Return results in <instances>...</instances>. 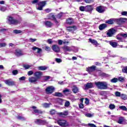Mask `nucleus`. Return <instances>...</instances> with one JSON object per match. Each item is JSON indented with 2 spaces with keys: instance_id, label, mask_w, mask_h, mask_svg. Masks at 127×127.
Returning <instances> with one entry per match:
<instances>
[{
  "instance_id": "1",
  "label": "nucleus",
  "mask_w": 127,
  "mask_h": 127,
  "mask_svg": "<svg viewBox=\"0 0 127 127\" xmlns=\"http://www.w3.org/2000/svg\"><path fill=\"white\" fill-rule=\"evenodd\" d=\"M96 86L100 90H106L108 89V83L106 81H98L95 82Z\"/></svg>"
},
{
  "instance_id": "2",
  "label": "nucleus",
  "mask_w": 127,
  "mask_h": 127,
  "mask_svg": "<svg viewBox=\"0 0 127 127\" xmlns=\"http://www.w3.org/2000/svg\"><path fill=\"white\" fill-rule=\"evenodd\" d=\"M116 38L121 42H125V41L123 38H124L125 39H126V38H127V33H120L119 34L117 35Z\"/></svg>"
},
{
  "instance_id": "3",
  "label": "nucleus",
  "mask_w": 127,
  "mask_h": 127,
  "mask_svg": "<svg viewBox=\"0 0 127 127\" xmlns=\"http://www.w3.org/2000/svg\"><path fill=\"white\" fill-rule=\"evenodd\" d=\"M7 20L8 21L9 24H17V23H19L18 20L13 19V17L11 16H9L7 17Z\"/></svg>"
},
{
  "instance_id": "4",
  "label": "nucleus",
  "mask_w": 127,
  "mask_h": 127,
  "mask_svg": "<svg viewBox=\"0 0 127 127\" xmlns=\"http://www.w3.org/2000/svg\"><path fill=\"white\" fill-rule=\"evenodd\" d=\"M117 32V30L114 28H111L107 31L106 35L108 37H112L115 35V34Z\"/></svg>"
},
{
  "instance_id": "5",
  "label": "nucleus",
  "mask_w": 127,
  "mask_h": 127,
  "mask_svg": "<svg viewBox=\"0 0 127 127\" xmlns=\"http://www.w3.org/2000/svg\"><path fill=\"white\" fill-rule=\"evenodd\" d=\"M58 124L59 125V126L63 127H68V126H69L68 122L64 120H58Z\"/></svg>"
},
{
  "instance_id": "6",
  "label": "nucleus",
  "mask_w": 127,
  "mask_h": 127,
  "mask_svg": "<svg viewBox=\"0 0 127 127\" xmlns=\"http://www.w3.org/2000/svg\"><path fill=\"white\" fill-rule=\"evenodd\" d=\"M45 4H46V1H42L39 2L38 3V7L37 8V9H38V10H42V9H43L44 6H45Z\"/></svg>"
},
{
  "instance_id": "7",
  "label": "nucleus",
  "mask_w": 127,
  "mask_h": 127,
  "mask_svg": "<svg viewBox=\"0 0 127 127\" xmlns=\"http://www.w3.org/2000/svg\"><path fill=\"white\" fill-rule=\"evenodd\" d=\"M35 124L39 125V126H42L46 125L47 122L45 120H42L41 119H36L35 121Z\"/></svg>"
},
{
  "instance_id": "8",
  "label": "nucleus",
  "mask_w": 127,
  "mask_h": 127,
  "mask_svg": "<svg viewBox=\"0 0 127 127\" xmlns=\"http://www.w3.org/2000/svg\"><path fill=\"white\" fill-rule=\"evenodd\" d=\"M32 49L35 52V53H37V54H41V53H42V49L36 46L33 47Z\"/></svg>"
},
{
  "instance_id": "9",
  "label": "nucleus",
  "mask_w": 127,
  "mask_h": 127,
  "mask_svg": "<svg viewBox=\"0 0 127 127\" xmlns=\"http://www.w3.org/2000/svg\"><path fill=\"white\" fill-rule=\"evenodd\" d=\"M4 83L6 85H7V86H14V85H15V82L10 79L4 80Z\"/></svg>"
},
{
  "instance_id": "10",
  "label": "nucleus",
  "mask_w": 127,
  "mask_h": 127,
  "mask_svg": "<svg viewBox=\"0 0 127 127\" xmlns=\"http://www.w3.org/2000/svg\"><path fill=\"white\" fill-rule=\"evenodd\" d=\"M96 10H97L99 13H103V12L105 11V7L102 6H99L96 7Z\"/></svg>"
},
{
  "instance_id": "11",
  "label": "nucleus",
  "mask_w": 127,
  "mask_h": 127,
  "mask_svg": "<svg viewBox=\"0 0 127 127\" xmlns=\"http://www.w3.org/2000/svg\"><path fill=\"white\" fill-rule=\"evenodd\" d=\"M67 30L69 32H73V31H75L76 29H77V27L76 26H72L70 27H67L66 28Z\"/></svg>"
},
{
  "instance_id": "12",
  "label": "nucleus",
  "mask_w": 127,
  "mask_h": 127,
  "mask_svg": "<svg viewBox=\"0 0 127 127\" xmlns=\"http://www.w3.org/2000/svg\"><path fill=\"white\" fill-rule=\"evenodd\" d=\"M93 10V5H87L85 6V11L86 12H90Z\"/></svg>"
},
{
  "instance_id": "13",
  "label": "nucleus",
  "mask_w": 127,
  "mask_h": 127,
  "mask_svg": "<svg viewBox=\"0 0 127 127\" xmlns=\"http://www.w3.org/2000/svg\"><path fill=\"white\" fill-rule=\"evenodd\" d=\"M85 90H88V89H91L93 88V85L92 82L87 83L86 84L84 85Z\"/></svg>"
},
{
  "instance_id": "14",
  "label": "nucleus",
  "mask_w": 127,
  "mask_h": 127,
  "mask_svg": "<svg viewBox=\"0 0 127 127\" xmlns=\"http://www.w3.org/2000/svg\"><path fill=\"white\" fill-rule=\"evenodd\" d=\"M95 70H96V66L95 65H92L87 68V71H88L90 73H92L93 71H95Z\"/></svg>"
},
{
  "instance_id": "15",
  "label": "nucleus",
  "mask_w": 127,
  "mask_h": 127,
  "mask_svg": "<svg viewBox=\"0 0 127 127\" xmlns=\"http://www.w3.org/2000/svg\"><path fill=\"white\" fill-rule=\"evenodd\" d=\"M49 19L54 20L55 22H58V21H57V20L56 19V17H55V16L54 15V14H53V13H50L49 14Z\"/></svg>"
},
{
  "instance_id": "16",
  "label": "nucleus",
  "mask_w": 127,
  "mask_h": 127,
  "mask_svg": "<svg viewBox=\"0 0 127 127\" xmlns=\"http://www.w3.org/2000/svg\"><path fill=\"white\" fill-rule=\"evenodd\" d=\"M106 42H109V43L112 46V47H114V48H116L117 46H118V43L116 42H112V41H105Z\"/></svg>"
},
{
  "instance_id": "17",
  "label": "nucleus",
  "mask_w": 127,
  "mask_h": 127,
  "mask_svg": "<svg viewBox=\"0 0 127 127\" xmlns=\"http://www.w3.org/2000/svg\"><path fill=\"white\" fill-rule=\"evenodd\" d=\"M29 83H35L37 82V78L35 77H30L29 78Z\"/></svg>"
},
{
  "instance_id": "18",
  "label": "nucleus",
  "mask_w": 127,
  "mask_h": 127,
  "mask_svg": "<svg viewBox=\"0 0 127 127\" xmlns=\"http://www.w3.org/2000/svg\"><path fill=\"white\" fill-rule=\"evenodd\" d=\"M53 50L55 51V52L58 53L60 51V48L57 45H55L53 46Z\"/></svg>"
},
{
  "instance_id": "19",
  "label": "nucleus",
  "mask_w": 127,
  "mask_h": 127,
  "mask_svg": "<svg viewBox=\"0 0 127 127\" xmlns=\"http://www.w3.org/2000/svg\"><path fill=\"white\" fill-rule=\"evenodd\" d=\"M54 91H55V88L53 86H48V94H52Z\"/></svg>"
},
{
  "instance_id": "20",
  "label": "nucleus",
  "mask_w": 127,
  "mask_h": 127,
  "mask_svg": "<svg viewBox=\"0 0 127 127\" xmlns=\"http://www.w3.org/2000/svg\"><path fill=\"white\" fill-rule=\"evenodd\" d=\"M34 75L35 77H36V78H40L41 76H42V72L41 71H37L34 73Z\"/></svg>"
},
{
  "instance_id": "21",
  "label": "nucleus",
  "mask_w": 127,
  "mask_h": 127,
  "mask_svg": "<svg viewBox=\"0 0 127 127\" xmlns=\"http://www.w3.org/2000/svg\"><path fill=\"white\" fill-rule=\"evenodd\" d=\"M125 118L123 117L119 118L118 121V124H120V125H124V124H125Z\"/></svg>"
},
{
  "instance_id": "22",
  "label": "nucleus",
  "mask_w": 127,
  "mask_h": 127,
  "mask_svg": "<svg viewBox=\"0 0 127 127\" xmlns=\"http://www.w3.org/2000/svg\"><path fill=\"white\" fill-rule=\"evenodd\" d=\"M116 21V19L111 18L106 21V23L108 24H114V22Z\"/></svg>"
},
{
  "instance_id": "23",
  "label": "nucleus",
  "mask_w": 127,
  "mask_h": 127,
  "mask_svg": "<svg viewBox=\"0 0 127 127\" xmlns=\"http://www.w3.org/2000/svg\"><path fill=\"white\" fill-rule=\"evenodd\" d=\"M15 55H16V56H18V57L22 56V55H23L22 52H21V51L20 50H16L15 52Z\"/></svg>"
},
{
  "instance_id": "24",
  "label": "nucleus",
  "mask_w": 127,
  "mask_h": 127,
  "mask_svg": "<svg viewBox=\"0 0 127 127\" xmlns=\"http://www.w3.org/2000/svg\"><path fill=\"white\" fill-rule=\"evenodd\" d=\"M32 109H34L33 112L34 113H36L37 114H42V111L41 110H38V109H37V107L36 106H33Z\"/></svg>"
},
{
  "instance_id": "25",
  "label": "nucleus",
  "mask_w": 127,
  "mask_h": 127,
  "mask_svg": "<svg viewBox=\"0 0 127 127\" xmlns=\"http://www.w3.org/2000/svg\"><path fill=\"white\" fill-rule=\"evenodd\" d=\"M66 23L67 24H72L74 23V20L72 18H69L66 20Z\"/></svg>"
},
{
  "instance_id": "26",
  "label": "nucleus",
  "mask_w": 127,
  "mask_h": 127,
  "mask_svg": "<svg viewBox=\"0 0 127 127\" xmlns=\"http://www.w3.org/2000/svg\"><path fill=\"white\" fill-rule=\"evenodd\" d=\"M59 115L60 116V117L64 118L66 117V116H68V112L65 111L64 112L60 113Z\"/></svg>"
},
{
  "instance_id": "27",
  "label": "nucleus",
  "mask_w": 127,
  "mask_h": 127,
  "mask_svg": "<svg viewBox=\"0 0 127 127\" xmlns=\"http://www.w3.org/2000/svg\"><path fill=\"white\" fill-rule=\"evenodd\" d=\"M107 27V25L106 24H102L99 26L100 30H103Z\"/></svg>"
},
{
  "instance_id": "28",
  "label": "nucleus",
  "mask_w": 127,
  "mask_h": 127,
  "mask_svg": "<svg viewBox=\"0 0 127 127\" xmlns=\"http://www.w3.org/2000/svg\"><path fill=\"white\" fill-rule=\"evenodd\" d=\"M62 48L65 52H67V51L69 52V51H71V48H70V47H68L67 46H64Z\"/></svg>"
},
{
  "instance_id": "29",
  "label": "nucleus",
  "mask_w": 127,
  "mask_h": 127,
  "mask_svg": "<svg viewBox=\"0 0 127 127\" xmlns=\"http://www.w3.org/2000/svg\"><path fill=\"white\" fill-rule=\"evenodd\" d=\"M72 91L74 94H76L79 92V89L76 86H73L72 88Z\"/></svg>"
},
{
  "instance_id": "30",
  "label": "nucleus",
  "mask_w": 127,
  "mask_h": 127,
  "mask_svg": "<svg viewBox=\"0 0 127 127\" xmlns=\"http://www.w3.org/2000/svg\"><path fill=\"white\" fill-rule=\"evenodd\" d=\"M89 41L92 43L94 44V45H97L98 44V42L96 41V40H92V39H89Z\"/></svg>"
},
{
  "instance_id": "31",
  "label": "nucleus",
  "mask_w": 127,
  "mask_h": 127,
  "mask_svg": "<svg viewBox=\"0 0 127 127\" xmlns=\"http://www.w3.org/2000/svg\"><path fill=\"white\" fill-rule=\"evenodd\" d=\"M53 95L55 96V97H62L63 94L60 92H56L53 94Z\"/></svg>"
},
{
  "instance_id": "32",
  "label": "nucleus",
  "mask_w": 127,
  "mask_h": 127,
  "mask_svg": "<svg viewBox=\"0 0 127 127\" xmlns=\"http://www.w3.org/2000/svg\"><path fill=\"white\" fill-rule=\"evenodd\" d=\"M38 70H40L41 71H44V70H46L47 69V67L44 66H38Z\"/></svg>"
},
{
  "instance_id": "33",
  "label": "nucleus",
  "mask_w": 127,
  "mask_h": 127,
  "mask_svg": "<svg viewBox=\"0 0 127 127\" xmlns=\"http://www.w3.org/2000/svg\"><path fill=\"white\" fill-rule=\"evenodd\" d=\"M120 97L122 100H127V96L125 94H122Z\"/></svg>"
},
{
  "instance_id": "34",
  "label": "nucleus",
  "mask_w": 127,
  "mask_h": 127,
  "mask_svg": "<svg viewBox=\"0 0 127 127\" xmlns=\"http://www.w3.org/2000/svg\"><path fill=\"white\" fill-rule=\"evenodd\" d=\"M119 81V79L117 78H114L112 79H111V83H117Z\"/></svg>"
},
{
  "instance_id": "35",
  "label": "nucleus",
  "mask_w": 127,
  "mask_h": 127,
  "mask_svg": "<svg viewBox=\"0 0 127 127\" xmlns=\"http://www.w3.org/2000/svg\"><path fill=\"white\" fill-rule=\"evenodd\" d=\"M63 15V13L61 12L59 14L57 15V18H58V19H60V18H61V17H62Z\"/></svg>"
},
{
  "instance_id": "36",
  "label": "nucleus",
  "mask_w": 127,
  "mask_h": 127,
  "mask_svg": "<svg viewBox=\"0 0 127 127\" xmlns=\"http://www.w3.org/2000/svg\"><path fill=\"white\" fill-rule=\"evenodd\" d=\"M63 93L66 95L67 93H70V89L65 88L64 90H63Z\"/></svg>"
},
{
  "instance_id": "37",
  "label": "nucleus",
  "mask_w": 127,
  "mask_h": 127,
  "mask_svg": "<svg viewBox=\"0 0 127 127\" xmlns=\"http://www.w3.org/2000/svg\"><path fill=\"white\" fill-rule=\"evenodd\" d=\"M13 33H15L16 34H18L19 33H22V31H21L20 30H14Z\"/></svg>"
},
{
  "instance_id": "38",
  "label": "nucleus",
  "mask_w": 127,
  "mask_h": 127,
  "mask_svg": "<svg viewBox=\"0 0 127 127\" xmlns=\"http://www.w3.org/2000/svg\"><path fill=\"white\" fill-rule=\"evenodd\" d=\"M119 109L122 110V111H127V108L126 106H122L119 107Z\"/></svg>"
},
{
  "instance_id": "39",
  "label": "nucleus",
  "mask_w": 127,
  "mask_h": 127,
  "mask_svg": "<svg viewBox=\"0 0 127 127\" xmlns=\"http://www.w3.org/2000/svg\"><path fill=\"white\" fill-rule=\"evenodd\" d=\"M109 108L110 110H114V109H116V106L114 104H110L109 105Z\"/></svg>"
},
{
  "instance_id": "40",
  "label": "nucleus",
  "mask_w": 127,
  "mask_h": 127,
  "mask_svg": "<svg viewBox=\"0 0 127 127\" xmlns=\"http://www.w3.org/2000/svg\"><path fill=\"white\" fill-rule=\"evenodd\" d=\"M79 10L80 11H85V6H81L79 7Z\"/></svg>"
},
{
  "instance_id": "41",
  "label": "nucleus",
  "mask_w": 127,
  "mask_h": 127,
  "mask_svg": "<svg viewBox=\"0 0 127 127\" xmlns=\"http://www.w3.org/2000/svg\"><path fill=\"white\" fill-rule=\"evenodd\" d=\"M23 67L24 68H25V69H29V68H30V65H29L28 64H23Z\"/></svg>"
},
{
  "instance_id": "42",
  "label": "nucleus",
  "mask_w": 127,
  "mask_h": 127,
  "mask_svg": "<svg viewBox=\"0 0 127 127\" xmlns=\"http://www.w3.org/2000/svg\"><path fill=\"white\" fill-rule=\"evenodd\" d=\"M122 72L123 73H126L127 74V66L123 67L122 69Z\"/></svg>"
},
{
  "instance_id": "43",
  "label": "nucleus",
  "mask_w": 127,
  "mask_h": 127,
  "mask_svg": "<svg viewBox=\"0 0 127 127\" xmlns=\"http://www.w3.org/2000/svg\"><path fill=\"white\" fill-rule=\"evenodd\" d=\"M86 3H91V2H94V0H84Z\"/></svg>"
},
{
  "instance_id": "44",
  "label": "nucleus",
  "mask_w": 127,
  "mask_h": 127,
  "mask_svg": "<svg viewBox=\"0 0 127 127\" xmlns=\"http://www.w3.org/2000/svg\"><path fill=\"white\" fill-rule=\"evenodd\" d=\"M87 127H97V126L95 124L89 123L87 124Z\"/></svg>"
},
{
  "instance_id": "45",
  "label": "nucleus",
  "mask_w": 127,
  "mask_h": 127,
  "mask_svg": "<svg viewBox=\"0 0 127 127\" xmlns=\"http://www.w3.org/2000/svg\"><path fill=\"white\" fill-rule=\"evenodd\" d=\"M85 116L87 118H92V117H93L94 116V114H91L90 113H87L86 114H85Z\"/></svg>"
},
{
  "instance_id": "46",
  "label": "nucleus",
  "mask_w": 127,
  "mask_h": 127,
  "mask_svg": "<svg viewBox=\"0 0 127 127\" xmlns=\"http://www.w3.org/2000/svg\"><path fill=\"white\" fill-rule=\"evenodd\" d=\"M121 95H122V94H121V92H120L116 91V92H115V96H116V97H121Z\"/></svg>"
},
{
  "instance_id": "47",
  "label": "nucleus",
  "mask_w": 127,
  "mask_h": 127,
  "mask_svg": "<svg viewBox=\"0 0 127 127\" xmlns=\"http://www.w3.org/2000/svg\"><path fill=\"white\" fill-rule=\"evenodd\" d=\"M69 106H70V102L69 101L65 102L64 103V107H66L67 108H68Z\"/></svg>"
},
{
  "instance_id": "48",
  "label": "nucleus",
  "mask_w": 127,
  "mask_h": 127,
  "mask_svg": "<svg viewBox=\"0 0 127 127\" xmlns=\"http://www.w3.org/2000/svg\"><path fill=\"white\" fill-rule=\"evenodd\" d=\"M119 20L121 22H125V21H126L127 20V18H121L119 19Z\"/></svg>"
},
{
  "instance_id": "49",
  "label": "nucleus",
  "mask_w": 127,
  "mask_h": 127,
  "mask_svg": "<svg viewBox=\"0 0 127 127\" xmlns=\"http://www.w3.org/2000/svg\"><path fill=\"white\" fill-rule=\"evenodd\" d=\"M0 10H1V11H5V10H6V7H1L0 8Z\"/></svg>"
},
{
  "instance_id": "50",
  "label": "nucleus",
  "mask_w": 127,
  "mask_h": 127,
  "mask_svg": "<svg viewBox=\"0 0 127 127\" xmlns=\"http://www.w3.org/2000/svg\"><path fill=\"white\" fill-rule=\"evenodd\" d=\"M56 61L57 63H61V62H62V60H61V59L56 58Z\"/></svg>"
},
{
  "instance_id": "51",
  "label": "nucleus",
  "mask_w": 127,
  "mask_h": 127,
  "mask_svg": "<svg viewBox=\"0 0 127 127\" xmlns=\"http://www.w3.org/2000/svg\"><path fill=\"white\" fill-rule=\"evenodd\" d=\"M6 44L5 43H0V47H5Z\"/></svg>"
},
{
  "instance_id": "52",
  "label": "nucleus",
  "mask_w": 127,
  "mask_h": 127,
  "mask_svg": "<svg viewBox=\"0 0 127 127\" xmlns=\"http://www.w3.org/2000/svg\"><path fill=\"white\" fill-rule=\"evenodd\" d=\"M51 115H55L56 113V111L55 110H52L50 112Z\"/></svg>"
},
{
  "instance_id": "53",
  "label": "nucleus",
  "mask_w": 127,
  "mask_h": 127,
  "mask_svg": "<svg viewBox=\"0 0 127 127\" xmlns=\"http://www.w3.org/2000/svg\"><path fill=\"white\" fill-rule=\"evenodd\" d=\"M36 40H37L36 39L30 38L29 39V41L30 42H34L36 41Z\"/></svg>"
},
{
  "instance_id": "54",
  "label": "nucleus",
  "mask_w": 127,
  "mask_h": 127,
  "mask_svg": "<svg viewBox=\"0 0 127 127\" xmlns=\"http://www.w3.org/2000/svg\"><path fill=\"white\" fill-rule=\"evenodd\" d=\"M18 72V71H17V70H14L12 72L13 75H17Z\"/></svg>"
},
{
  "instance_id": "55",
  "label": "nucleus",
  "mask_w": 127,
  "mask_h": 127,
  "mask_svg": "<svg viewBox=\"0 0 127 127\" xmlns=\"http://www.w3.org/2000/svg\"><path fill=\"white\" fill-rule=\"evenodd\" d=\"M27 74L28 76H31V75L33 74V71L32 70L29 71L28 72Z\"/></svg>"
},
{
  "instance_id": "56",
  "label": "nucleus",
  "mask_w": 127,
  "mask_h": 127,
  "mask_svg": "<svg viewBox=\"0 0 127 127\" xmlns=\"http://www.w3.org/2000/svg\"><path fill=\"white\" fill-rule=\"evenodd\" d=\"M25 79H26V77L25 76H22V77L19 78V80L20 81H24V80H25Z\"/></svg>"
},
{
  "instance_id": "57",
  "label": "nucleus",
  "mask_w": 127,
  "mask_h": 127,
  "mask_svg": "<svg viewBox=\"0 0 127 127\" xmlns=\"http://www.w3.org/2000/svg\"><path fill=\"white\" fill-rule=\"evenodd\" d=\"M125 79H124V77L121 76L119 77L118 78V80L120 81V82H123Z\"/></svg>"
},
{
  "instance_id": "58",
  "label": "nucleus",
  "mask_w": 127,
  "mask_h": 127,
  "mask_svg": "<svg viewBox=\"0 0 127 127\" xmlns=\"http://www.w3.org/2000/svg\"><path fill=\"white\" fill-rule=\"evenodd\" d=\"M17 119H18V120H21L22 121L25 120V119H24V117H21V116H18Z\"/></svg>"
},
{
  "instance_id": "59",
  "label": "nucleus",
  "mask_w": 127,
  "mask_h": 127,
  "mask_svg": "<svg viewBox=\"0 0 127 127\" xmlns=\"http://www.w3.org/2000/svg\"><path fill=\"white\" fill-rule=\"evenodd\" d=\"M43 107L44 108H48V104L46 103H45L43 104Z\"/></svg>"
},
{
  "instance_id": "60",
  "label": "nucleus",
  "mask_w": 127,
  "mask_h": 127,
  "mask_svg": "<svg viewBox=\"0 0 127 127\" xmlns=\"http://www.w3.org/2000/svg\"><path fill=\"white\" fill-rule=\"evenodd\" d=\"M122 15H127V11H123L121 13Z\"/></svg>"
},
{
  "instance_id": "61",
  "label": "nucleus",
  "mask_w": 127,
  "mask_h": 127,
  "mask_svg": "<svg viewBox=\"0 0 127 127\" xmlns=\"http://www.w3.org/2000/svg\"><path fill=\"white\" fill-rule=\"evenodd\" d=\"M53 24L51 22H48V27H51Z\"/></svg>"
},
{
  "instance_id": "62",
  "label": "nucleus",
  "mask_w": 127,
  "mask_h": 127,
  "mask_svg": "<svg viewBox=\"0 0 127 127\" xmlns=\"http://www.w3.org/2000/svg\"><path fill=\"white\" fill-rule=\"evenodd\" d=\"M59 45H62L63 44V41L61 40H59Z\"/></svg>"
},
{
  "instance_id": "63",
  "label": "nucleus",
  "mask_w": 127,
  "mask_h": 127,
  "mask_svg": "<svg viewBox=\"0 0 127 127\" xmlns=\"http://www.w3.org/2000/svg\"><path fill=\"white\" fill-rule=\"evenodd\" d=\"M39 0H34L32 1V3H33L34 4L35 3H37V2H38Z\"/></svg>"
},
{
  "instance_id": "64",
  "label": "nucleus",
  "mask_w": 127,
  "mask_h": 127,
  "mask_svg": "<svg viewBox=\"0 0 127 127\" xmlns=\"http://www.w3.org/2000/svg\"><path fill=\"white\" fill-rule=\"evenodd\" d=\"M85 104L88 105L89 104V99L88 98H85Z\"/></svg>"
}]
</instances>
